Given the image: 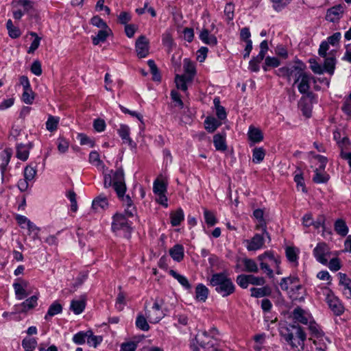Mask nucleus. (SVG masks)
Here are the masks:
<instances>
[{"instance_id": "nucleus-44", "label": "nucleus", "mask_w": 351, "mask_h": 351, "mask_svg": "<svg viewBox=\"0 0 351 351\" xmlns=\"http://www.w3.org/2000/svg\"><path fill=\"white\" fill-rule=\"evenodd\" d=\"M191 81L188 80V77L185 75H176L175 77V83L176 84V87L181 90L186 92L187 90V82H191Z\"/></svg>"}, {"instance_id": "nucleus-2", "label": "nucleus", "mask_w": 351, "mask_h": 351, "mask_svg": "<svg viewBox=\"0 0 351 351\" xmlns=\"http://www.w3.org/2000/svg\"><path fill=\"white\" fill-rule=\"evenodd\" d=\"M292 316L295 322L308 326L312 334L316 337L314 343L320 345V347L317 348L318 351H324L328 348L326 344L330 343V341L324 335L322 330L314 322L312 315L308 311L298 307L293 310Z\"/></svg>"}, {"instance_id": "nucleus-39", "label": "nucleus", "mask_w": 351, "mask_h": 351, "mask_svg": "<svg viewBox=\"0 0 351 351\" xmlns=\"http://www.w3.org/2000/svg\"><path fill=\"white\" fill-rule=\"evenodd\" d=\"M334 228L335 232L342 237H345L348 232V227L345 221L341 219L336 220L334 224Z\"/></svg>"}, {"instance_id": "nucleus-7", "label": "nucleus", "mask_w": 351, "mask_h": 351, "mask_svg": "<svg viewBox=\"0 0 351 351\" xmlns=\"http://www.w3.org/2000/svg\"><path fill=\"white\" fill-rule=\"evenodd\" d=\"M280 286L282 290L288 291L290 298L293 300H302L304 298V289L299 282L297 276H291L281 280Z\"/></svg>"}, {"instance_id": "nucleus-56", "label": "nucleus", "mask_w": 351, "mask_h": 351, "mask_svg": "<svg viewBox=\"0 0 351 351\" xmlns=\"http://www.w3.org/2000/svg\"><path fill=\"white\" fill-rule=\"evenodd\" d=\"M265 151L263 148H255L252 153V161L255 163H260L265 158Z\"/></svg>"}, {"instance_id": "nucleus-42", "label": "nucleus", "mask_w": 351, "mask_h": 351, "mask_svg": "<svg viewBox=\"0 0 351 351\" xmlns=\"http://www.w3.org/2000/svg\"><path fill=\"white\" fill-rule=\"evenodd\" d=\"M37 173V167L36 165H34L33 164H29L27 165L23 171V177L26 178V180L32 182Z\"/></svg>"}, {"instance_id": "nucleus-1", "label": "nucleus", "mask_w": 351, "mask_h": 351, "mask_svg": "<svg viewBox=\"0 0 351 351\" xmlns=\"http://www.w3.org/2000/svg\"><path fill=\"white\" fill-rule=\"evenodd\" d=\"M104 186L105 187L113 186L119 198L123 202V206L125 207L124 213L127 217H133L136 213L132 200L129 195H125L126 186L122 169L111 171L110 173L106 174L104 176Z\"/></svg>"}, {"instance_id": "nucleus-8", "label": "nucleus", "mask_w": 351, "mask_h": 351, "mask_svg": "<svg viewBox=\"0 0 351 351\" xmlns=\"http://www.w3.org/2000/svg\"><path fill=\"white\" fill-rule=\"evenodd\" d=\"M304 64L300 60H296L294 62L279 68L276 71V73L279 77H285L288 81H291V79L295 80L300 77L304 71Z\"/></svg>"}, {"instance_id": "nucleus-53", "label": "nucleus", "mask_w": 351, "mask_h": 351, "mask_svg": "<svg viewBox=\"0 0 351 351\" xmlns=\"http://www.w3.org/2000/svg\"><path fill=\"white\" fill-rule=\"evenodd\" d=\"M147 318L143 315L139 314L136 317V326L139 329L143 331H147L149 329V326L147 323Z\"/></svg>"}, {"instance_id": "nucleus-19", "label": "nucleus", "mask_w": 351, "mask_h": 351, "mask_svg": "<svg viewBox=\"0 0 351 351\" xmlns=\"http://www.w3.org/2000/svg\"><path fill=\"white\" fill-rule=\"evenodd\" d=\"M38 296L34 295L27 300H25L24 302H23L21 304L15 305V312L16 313H25L33 308H34L37 305V300H38Z\"/></svg>"}, {"instance_id": "nucleus-49", "label": "nucleus", "mask_w": 351, "mask_h": 351, "mask_svg": "<svg viewBox=\"0 0 351 351\" xmlns=\"http://www.w3.org/2000/svg\"><path fill=\"white\" fill-rule=\"evenodd\" d=\"M328 269L333 272L339 271L341 267V263L340 259L337 257L330 258L329 260L327 261V264H326Z\"/></svg>"}, {"instance_id": "nucleus-54", "label": "nucleus", "mask_w": 351, "mask_h": 351, "mask_svg": "<svg viewBox=\"0 0 351 351\" xmlns=\"http://www.w3.org/2000/svg\"><path fill=\"white\" fill-rule=\"evenodd\" d=\"M22 101L26 104H32L34 100V93L32 88L23 89L21 97Z\"/></svg>"}, {"instance_id": "nucleus-62", "label": "nucleus", "mask_w": 351, "mask_h": 351, "mask_svg": "<svg viewBox=\"0 0 351 351\" xmlns=\"http://www.w3.org/2000/svg\"><path fill=\"white\" fill-rule=\"evenodd\" d=\"M204 216L205 221L208 226H213L217 223V219L215 215L208 210L204 209Z\"/></svg>"}, {"instance_id": "nucleus-32", "label": "nucleus", "mask_w": 351, "mask_h": 351, "mask_svg": "<svg viewBox=\"0 0 351 351\" xmlns=\"http://www.w3.org/2000/svg\"><path fill=\"white\" fill-rule=\"evenodd\" d=\"M112 33L109 27L101 29L95 36L93 37V43L97 45L101 42H104L108 36Z\"/></svg>"}, {"instance_id": "nucleus-47", "label": "nucleus", "mask_w": 351, "mask_h": 351, "mask_svg": "<svg viewBox=\"0 0 351 351\" xmlns=\"http://www.w3.org/2000/svg\"><path fill=\"white\" fill-rule=\"evenodd\" d=\"M244 270L247 272L257 273L258 271V267L255 261L251 258H244L243 260Z\"/></svg>"}, {"instance_id": "nucleus-21", "label": "nucleus", "mask_w": 351, "mask_h": 351, "mask_svg": "<svg viewBox=\"0 0 351 351\" xmlns=\"http://www.w3.org/2000/svg\"><path fill=\"white\" fill-rule=\"evenodd\" d=\"M183 69L185 75L188 77V80L192 81L196 74V69L195 63L188 58L183 60Z\"/></svg>"}, {"instance_id": "nucleus-26", "label": "nucleus", "mask_w": 351, "mask_h": 351, "mask_svg": "<svg viewBox=\"0 0 351 351\" xmlns=\"http://www.w3.org/2000/svg\"><path fill=\"white\" fill-rule=\"evenodd\" d=\"M171 257L177 262H180L184 254V247L180 244H176L169 250Z\"/></svg>"}, {"instance_id": "nucleus-15", "label": "nucleus", "mask_w": 351, "mask_h": 351, "mask_svg": "<svg viewBox=\"0 0 351 351\" xmlns=\"http://www.w3.org/2000/svg\"><path fill=\"white\" fill-rule=\"evenodd\" d=\"M149 43L145 36H139L135 43V49L137 56L143 58L148 56L149 50Z\"/></svg>"}, {"instance_id": "nucleus-59", "label": "nucleus", "mask_w": 351, "mask_h": 351, "mask_svg": "<svg viewBox=\"0 0 351 351\" xmlns=\"http://www.w3.org/2000/svg\"><path fill=\"white\" fill-rule=\"evenodd\" d=\"M58 149L61 154L66 153L69 147V142L63 137H59L57 140Z\"/></svg>"}, {"instance_id": "nucleus-11", "label": "nucleus", "mask_w": 351, "mask_h": 351, "mask_svg": "<svg viewBox=\"0 0 351 351\" xmlns=\"http://www.w3.org/2000/svg\"><path fill=\"white\" fill-rule=\"evenodd\" d=\"M164 301L161 298H156L150 309L145 311V316L151 324L159 322L165 316L162 310Z\"/></svg>"}, {"instance_id": "nucleus-5", "label": "nucleus", "mask_w": 351, "mask_h": 351, "mask_svg": "<svg viewBox=\"0 0 351 351\" xmlns=\"http://www.w3.org/2000/svg\"><path fill=\"white\" fill-rule=\"evenodd\" d=\"M217 333L218 332L215 328L210 330L209 333L205 330L198 332L192 342V346L194 347L195 351H199L201 349L210 350L211 348L213 351H218L217 348H214L217 342L215 337Z\"/></svg>"}, {"instance_id": "nucleus-57", "label": "nucleus", "mask_w": 351, "mask_h": 351, "mask_svg": "<svg viewBox=\"0 0 351 351\" xmlns=\"http://www.w3.org/2000/svg\"><path fill=\"white\" fill-rule=\"evenodd\" d=\"M89 336L90 337H88V338L87 343L90 347H93L94 348H96L97 347V346L99 345L103 341L102 336L94 335L92 330H90V335H89Z\"/></svg>"}, {"instance_id": "nucleus-43", "label": "nucleus", "mask_w": 351, "mask_h": 351, "mask_svg": "<svg viewBox=\"0 0 351 351\" xmlns=\"http://www.w3.org/2000/svg\"><path fill=\"white\" fill-rule=\"evenodd\" d=\"M250 291L251 295L254 298H262L269 295L271 293V290L268 286H265L261 288H252Z\"/></svg>"}, {"instance_id": "nucleus-23", "label": "nucleus", "mask_w": 351, "mask_h": 351, "mask_svg": "<svg viewBox=\"0 0 351 351\" xmlns=\"http://www.w3.org/2000/svg\"><path fill=\"white\" fill-rule=\"evenodd\" d=\"M86 306V300L84 296L79 299L73 300L71 302L70 308L76 315H79L83 312Z\"/></svg>"}, {"instance_id": "nucleus-38", "label": "nucleus", "mask_w": 351, "mask_h": 351, "mask_svg": "<svg viewBox=\"0 0 351 351\" xmlns=\"http://www.w3.org/2000/svg\"><path fill=\"white\" fill-rule=\"evenodd\" d=\"M119 136L124 143L131 144L132 141L130 137V129L127 125H121L117 130Z\"/></svg>"}, {"instance_id": "nucleus-4", "label": "nucleus", "mask_w": 351, "mask_h": 351, "mask_svg": "<svg viewBox=\"0 0 351 351\" xmlns=\"http://www.w3.org/2000/svg\"><path fill=\"white\" fill-rule=\"evenodd\" d=\"M257 259L260 263L261 269L269 278L274 277V271H276L278 275L282 274L280 269V264L281 263L280 258L278 256H276L273 252L269 250L266 251L258 255Z\"/></svg>"}, {"instance_id": "nucleus-6", "label": "nucleus", "mask_w": 351, "mask_h": 351, "mask_svg": "<svg viewBox=\"0 0 351 351\" xmlns=\"http://www.w3.org/2000/svg\"><path fill=\"white\" fill-rule=\"evenodd\" d=\"M285 339L291 345L293 349H304L306 336L300 326L291 325L285 330H281Z\"/></svg>"}, {"instance_id": "nucleus-3", "label": "nucleus", "mask_w": 351, "mask_h": 351, "mask_svg": "<svg viewBox=\"0 0 351 351\" xmlns=\"http://www.w3.org/2000/svg\"><path fill=\"white\" fill-rule=\"evenodd\" d=\"M210 285L215 287L217 293L222 297H227L235 291L232 279L225 272L214 274L209 279Z\"/></svg>"}, {"instance_id": "nucleus-51", "label": "nucleus", "mask_w": 351, "mask_h": 351, "mask_svg": "<svg viewBox=\"0 0 351 351\" xmlns=\"http://www.w3.org/2000/svg\"><path fill=\"white\" fill-rule=\"evenodd\" d=\"M60 118L58 117H54L49 115L46 122V128L49 132H54L57 130Z\"/></svg>"}, {"instance_id": "nucleus-27", "label": "nucleus", "mask_w": 351, "mask_h": 351, "mask_svg": "<svg viewBox=\"0 0 351 351\" xmlns=\"http://www.w3.org/2000/svg\"><path fill=\"white\" fill-rule=\"evenodd\" d=\"M213 144L217 151L224 152L227 149L225 134H217L213 136Z\"/></svg>"}, {"instance_id": "nucleus-64", "label": "nucleus", "mask_w": 351, "mask_h": 351, "mask_svg": "<svg viewBox=\"0 0 351 351\" xmlns=\"http://www.w3.org/2000/svg\"><path fill=\"white\" fill-rule=\"evenodd\" d=\"M292 0H271L273 8L276 11H280L285 8Z\"/></svg>"}, {"instance_id": "nucleus-55", "label": "nucleus", "mask_w": 351, "mask_h": 351, "mask_svg": "<svg viewBox=\"0 0 351 351\" xmlns=\"http://www.w3.org/2000/svg\"><path fill=\"white\" fill-rule=\"evenodd\" d=\"M22 346L25 351H32L36 348L37 341L34 338H25L23 340Z\"/></svg>"}, {"instance_id": "nucleus-35", "label": "nucleus", "mask_w": 351, "mask_h": 351, "mask_svg": "<svg viewBox=\"0 0 351 351\" xmlns=\"http://www.w3.org/2000/svg\"><path fill=\"white\" fill-rule=\"evenodd\" d=\"M204 125L206 130L212 133L221 125V122L215 117H208L205 119Z\"/></svg>"}, {"instance_id": "nucleus-28", "label": "nucleus", "mask_w": 351, "mask_h": 351, "mask_svg": "<svg viewBox=\"0 0 351 351\" xmlns=\"http://www.w3.org/2000/svg\"><path fill=\"white\" fill-rule=\"evenodd\" d=\"M146 341H142L139 339H134L130 341H128L121 345V351H135V350L138 347V345L144 346L145 344Z\"/></svg>"}, {"instance_id": "nucleus-60", "label": "nucleus", "mask_w": 351, "mask_h": 351, "mask_svg": "<svg viewBox=\"0 0 351 351\" xmlns=\"http://www.w3.org/2000/svg\"><path fill=\"white\" fill-rule=\"evenodd\" d=\"M153 191L156 195L165 193L167 187L163 181L156 180L154 182Z\"/></svg>"}, {"instance_id": "nucleus-34", "label": "nucleus", "mask_w": 351, "mask_h": 351, "mask_svg": "<svg viewBox=\"0 0 351 351\" xmlns=\"http://www.w3.org/2000/svg\"><path fill=\"white\" fill-rule=\"evenodd\" d=\"M199 38L204 43L213 46L215 45L217 42L216 37L214 35L210 34L208 31L206 29L201 31Z\"/></svg>"}, {"instance_id": "nucleus-9", "label": "nucleus", "mask_w": 351, "mask_h": 351, "mask_svg": "<svg viewBox=\"0 0 351 351\" xmlns=\"http://www.w3.org/2000/svg\"><path fill=\"white\" fill-rule=\"evenodd\" d=\"M317 294L319 297L321 295L324 296V300L335 314L339 315L343 313L344 307L343 304L329 288L326 287H321L319 291H317Z\"/></svg>"}, {"instance_id": "nucleus-45", "label": "nucleus", "mask_w": 351, "mask_h": 351, "mask_svg": "<svg viewBox=\"0 0 351 351\" xmlns=\"http://www.w3.org/2000/svg\"><path fill=\"white\" fill-rule=\"evenodd\" d=\"M89 162L99 169H104L105 165L100 160L99 154L96 151H93L89 154Z\"/></svg>"}, {"instance_id": "nucleus-36", "label": "nucleus", "mask_w": 351, "mask_h": 351, "mask_svg": "<svg viewBox=\"0 0 351 351\" xmlns=\"http://www.w3.org/2000/svg\"><path fill=\"white\" fill-rule=\"evenodd\" d=\"M288 261L294 265H298L299 250L293 247H287L285 250Z\"/></svg>"}, {"instance_id": "nucleus-41", "label": "nucleus", "mask_w": 351, "mask_h": 351, "mask_svg": "<svg viewBox=\"0 0 351 351\" xmlns=\"http://www.w3.org/2000/svg\"><path fill=\"white\" fill-rule=\"evenodd\" d=\"M169 273L173 278L176 279L184 289L188 290L191 288V284L185 276L178 274L173 269H171Z\"/></svg>"}, {"instance_id": "nucleus-61", "label": "nucleus", "mask_w": 351, "mask_h": 351, "mask_svg": "<svg viewBox=\"0 0 351 351\" xmlns=\"http://www.w3.org/2000/svg\"><path fill=\"white\" fill-rule=\"evenodd\" d=\"M30 35L33 37H34V40L32 42L30 47H29L27 50L28 53H34L39 47L40 42V38L38 36L36 33L35 32H31Z\"/></svg>"}, {"instance_id": "nucleus-13", "label": "nucleus", "mask_w": 351, "mask_h": 351, "mask_svg": "<svg viewBox=\"0 0 351 351\" xmlns=\"http://www.w3.org/2000/svg\"><path fill=\"white\" fill-rule=\"evenodd\" d=\"M313 255L318 263L326 265L332 255V252L326 243L319 242L313 249Z\"/></svg>"}, {"instance_id": "nucleus-10", "label": "nucleus", "mask_w": 351, "mask_h": 351, "mask_svg": "<svg viewBox=\"0 0 351 351\" xmlns=\"http://www.w3.org/2000/svg\"><path fill=\"white\" fill-rule=\"evenodd\" d=\"M13 17L21 19L25 14L33 16L34 14V3L29 0H13L12 3Z\"/></svg>"}, {"instance_id": "nucleus-24", "label": "nucleus", "mask_w": 351, "mask_h": 351, "mask_svg": "<svg viewBox=\"0 0 351 351\" xmlns=\"http://www.w3.org/2000/svg\"><path fill=\"white\" fill-rule=\"evenodd\" d=\"M328 160L326 157L321 155L313 154L311 158L312 168H318L320 171L325 170Z\"/></svg>"}, {"instance_id": "nucleus-48", "label": "nucleus", "mask_w": 351, "mask_h": 351, "mask_svg": "<svg viewBox=\"0 0 351 351\" xmlns=\"http://www.w3.org/2000/svg\"><path fill=\"white\" fill-rule=\"evenodd\" d=\"M108 206V200L107 199L102 195L98 196L95 198L92 203V207L95 210H99V209H104Z\"/></svg>"}, {"instance_id": "nucleus-16", "label": "nucleus", "mask_w": 351, "mask_h": 351, "mask_svg": "<svg viewBox=\"0 0 351 351\" xmlns=\"http://www.w3.org/2000/svg\"><path fill=\"white\" fill-rule=\"evenodd\" d=\"M312 78L313 77L311 74L304 71L300 77L295 80L293 85H297L298 91L301 94H305L310 89V83Z\"/></svg>"}, {"instance_id": "nucleus-14", "label": "nucleus", "mask_w": 351, "mask_h": 351, "mask_svg": "<svg viewBox=\"0 0 351 351\" xmlns=\"http://www.w3.org/2000/svg\"><path fill=\"white\" fill-rule=\"evenodd\" d=\"M16 298L21 300L32 293L31 287L28 281L22 278H18L13 283Z\"/></svg>"}, {"instance_id": "nucleus-31", "label": "nucleus", "mask_w": 351, "mask_h": 351, "mask_svg": "<svg viewBox=\"0 0 351 351\" xmlns=\"http://www.w3.org/2000/svg\"><path fill=\"white\" fill-rule=\"evenodd\" d=\"M171 223L173 226H179L184 219V211L182 208H178L170 214Z\"/></svg>"}, {"instance_id": "nucleus-18", "label": "nucleus", "mask_w": 351, "mask_h": 351, "mask_svg": "<svg viewBox=\"0 0 351 351\" xmlns=\"http://www.w3.org/2000/svg\"><path fill=\"white\" fill-rule=\"evenodd\" d=\"M248 251H256L263 247L265 241L263 235L256 234L251 239L245 241Z\"/></svg>"}, {"instance_id": "nucleus-12", "label": "nucleus", "mask_w": 351, "mask_h": 351, "mask_svg": "<svg viewBox=\"0 0 351 351\" xmlns=\"http://www.w3.org/2000/svg\"><path fill=\"white\" fill-rule=\"evenodd\" d=\"M127 217L125 213H117L114 215L112 223L113 232L121 234L120 232L123 231L126 234L130 232L131 226Z\"/></svg>"}, {"instance_id": "nucleus-33", "label": "nucleus", "mask_w": 351, "mask_h": 351, "mask_svg": "<svg viewBox=\"0 0 351 351\" xmlns=\"http://www.w3.org/2000/svg\"><path fill=\"white\" fill-rule=\"evenodd\" d=\"M247 134L249 139L253 143L261 142L263 138L262 132L252 125L250 126Z\"/></svg>"}, {"instance_id": "nucleus-40", "label": "nucleus", "mask_w": 351, "mask_h": 351, "mask_svg": "<svg viewBox=\"0 0 351 351\" xmlns=\"http://www.w3.org/2000/svg\"><path fill=\"white\" fill-rule=\"evenodd\" d=\"M88 335H90V330L80 331L73 337V341L77 345H82L88 342Z\"/></svg>"}, {"instance_id": "nucleus-50", "label": "nucleus", "mask_w": 351, "mask_h": 351, "mask_svg": "<svg viewBox=\"0 0 351 351\" xmlns=\"http://www.w3.org/2000/svg\"><path fill=\"white\" fill-rule=\"evenodd\" d=\"M62 311V307L60 304L57 302H54L52 304L50 305L47 313L45 317L46 319H48L49 317H53L56 315L60 313Z\"/></svg>"}, {"instance_id": "nucleus-25", "label": "nucleus", "mask_w": 351, "mask_h": 351, "mask_svg": "<svg viewBox=\"0 0 351 351\" xmlns=\"http://www.w3.org/2000/svg\"><path fill=\"white\" fill-rule=\"evenodd\" d=\"M31 146L29 144H18L16 145V157L22 160L25 161L28 159Z\"/></svg>"}, {"instance_id": "nucleus-29", "label": "nucleus", "mask_w": 351, "mask_h": 351, "mask_svg": "<svg viewBox=\"0 0 351 351\" xmlns=\"http://www.w3.org/2000/svg\"><path fill=\"white\" fill-rule=\"evenodd\" d=\"M330 178L329 175L325 170H319L315 167L314 169V175L313 176V181L317 184L326 183Z\"/></svg>"}, {"instance_id": "nucleus-46", "label": "nucleus", "mask_w": 351, "mask_h": 351, "mask_svg": "<svg viewBox=\"0 0 351 351\" xmlns=\"http://www.w3.org/2000/svg\"><path fill=\"white\" fill-rule=\"evenodd\" d=\"M263 210L261 209H256L254 211L253 215L254 218L258 221L257 228L263 229V234L268 235L265 230V223L263 219Z\"/></svg>"}, {"instance_id": "nucleus-52", "label": "nucleus", "mask_w": 351, "mask_h": 351, "mask_svg": "<svg viewBox=\"0 0 351 351\" xmlns=\"http://www.w3.org/2000/svg\"><path fill=\"white\" fill-rule=\"evenodd\" d=\"M308 63L310 69L314 73L321 75L324 73L323 66H322V64L319 63L315 58H310Z\"/></svg>"}, {"instance_id": "nucleus-17", "label": "nucleus", "mask_w": 351, "mask_h": 351, "mask_svg": "<svg viewBox=\"0 0 351 351\" xmlns=\"http://www.w3.org/2000/svg\"><path fill=\"white\" fill-rule=\"evenodd\" d=\"M345 8L343 5H337L328 9L326 12V19L328 21L335 23L343 16Z\"/></svg>"}, {"instance_id": "nucleus-37", "label": "nucleus", "mask_w": 351, "mask_h": 351, "mask_svg": "<svg viewBox=\"0 0 351 351\" xmlns=\"http://www.w3.org/2000/svg\"><path fill=\"white\" fill-rule=\"evenodd\" d=\"M280 64V61L277 57L267 56L265 57V62L263 65V69L267 71L271 68H276Z\"/></svg>"}, {"instance_id": "nucleus-30", "label": "nucleus", "mask_w": 351, "mask_h": 351, "mask_svg": "<svg viewBox=\"0 0 351 351\" xmlns=\"http://www.w3.org/2000/svg\"><path fill=\"white\" fill-rule=\"evenodd\" d=\"M209 291L203 284H198L195 288V299L199 302H205L208 298Z\"/></svg>"}, {"instance_id": "nucleus-63", "label": "nucleus", "mask_w": 351, "mask_h": 351, "mask_svg": "<svg viewBox=\"0 0 351 351\" xmlns=\"http://www.w3.org/2000/svg\"><path fill=\"white\" fill-rule=\"evenodd\" d=\"M269 49L268 43L266 40H263L260 44V52L257 55V60H263Z\"/></svg>"}, {"instance_id": "nucleus-20", "label": "nucleus", "mask_w": 351, "mask_h": 351, "mask_svg": "<svg viewBox=\"0 0 351 351\" xmlns=\"http://www.w3.org/2000/svg\"><path fill=\"white\" fill-rule=\"evenodd\" d=\"M339 285L343 295L351 299V280L345 274L339 273Z\"/></svg>"}, {"instance_id": "nucleus-58", "label": "nucleus", "mask_w": 351, "mask_h": 351, "mask_svg": "<svg viewBox=\"0 0 351 351\" xmlns=\"http://www.w3.org/2000/svg\"><path fill=\"white\" fill-rule=\"evenodd\" d=\"M77 138L80 141V145H88L90 147H93L95 145L94 141L85 134H77Z\"/></svg>"}, {"instance_id": "nucleus-22", "label": "nucleus", "mask_w": 351, "mask_h": 351, "mask_svg": "<svg viewBox=\"0 0 351 351\" xmlns=\"http://www.w3.org/2000/svg\"><path fill=\"white\" fill-rule=\"evenodd\" d=\"M323 58H324V63L323 66L324 72H326L330 75H332L334 73L336 64V60L334 54L329 53L328 56Z\"/></svg>"}]
</instances>
